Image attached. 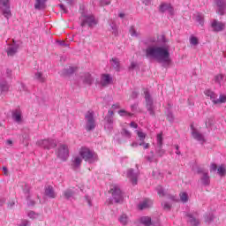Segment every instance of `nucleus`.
Returning <instances> with one entry per match:
<instances>
[{
	"label": "nucleus",
	"instance_id": "nucleus-1",
	"mask_svg": "<svg viewBox=\"0 0 226 226\" xmlns=\"http://www.w3.org/2000/svg\"><path fill=\"white\" fill-rule=\"evenodd\" d=\"M146 56L148 59H155L158 63H162L164 68L170 66L172 60L170 59V47L163 46H150L146 49Z\"/></svg>",
	"mask_w": 226,
	"mask_h": 226
},
{
	"label": "nucleus",
	"instance_id": "nucleus-2",
	"mask_svg": "<svg viewBox=\"0 0 226 226\" xmlns=\"http://www.w3.org/2000/svg\"><path fill=\"white\" fill-rule=\"evenodd\" d=\"M79 154L87 163H94V162H96V154L87 147H82L79 151Z\"/></svg>",
	"mask_w": 226,
	"mask_h": 226
},
{
	"label": "nucleus",
	"instance_id": "nucleus-3",
	"mask_svg": "<svg viewBox=\"0 0 226 226\" xmlns=\"http://www.w3.org/2000/svg\"><path fill=\"white\" fill-rule=\"evenodd\" d=\"M86 130L87 132H92L96 128V120H94V111L88 110L85 115Z\"/></svg>",
	"mask_w": 226,
	"mask_h": 226
},
{
	"label": "nucleus",
	"instance_id": "nucleus-4",
	"mask_svg": "<svg viewBox=\"0 0 226 226\" xmlns=\"http://www.w3.org/2000/svg\"><path fill=\"white\" fill-rule=\"evenodd\" d=\"M56 154L57 158L62 160V162H66L70 156V150L68 148V145L60 144L56 151Z\"/></svg>",
	"mask_w": 226,
	"mask_h": 226
},
{
	"label": "nucleus",
	"instance_id": "nucleus-5",
	"mask_svg": "<svg viewBox=\"0 0 226 226\" xmlns=\"http://www.w3.org/2000/svg\"><path fill=\"white\" fill-rule=\"evenodd\" d=\"M205 94L206 96H207V98H210L211 102L214 103V105H220L222 103H225L226 102V96L223 94H221L219 99L218 95L216 94H215V92L207 89L205 91Z\"/></svg>",
	"mask_w": 226,
	"mask_h": 226
},
{
	"label": "nucleus",
	"instance_id": "nucleus-6",
	"mask_svg": "<svg viewBox=\"0 0 226 226\" xmlns=\"http://www.w3.org/2000/svg\"><path fill=\"white\" fill-rule=\"evenodd\" d=\"M98 24V20L94 18V15L88 14V15H82L81 16V27H86L88 26L89 27H94Z\"/></svg>",
	"mask_w": 226,
	"mask_h": 226
},
{
	"label": "nucleus",
	"instance_id": "nucleus-7",
	"mask_svg": "<svg viewBox=\"0 0 226 226\" xmlns=\"http://www.w3.org/2000/svg\"><path fill=\"white\" fill-rule=\"evenodd\" d=\"M144 94L147 110L149 112L150 116H154V104L153 97H151V94H149V90L144 89Z\"/></svg>",
	"mask_w": 226,
	"mask_h": 226
},
{
	"label": "nucleus",
	"instance_id": "nucleus-8",
	"mask_svg": "<svg viewBox=\"0 0 226 226\" xmlns=\"http://www.w3.org/2000/svg\"><path fill=\"white\" fill-rule=\"evenodd\" d=\"M36 144L39 147H43V149H54L57 147V140L54 139H40Z\"/></svg>",
	"mask_w": 226,
	"mask_h": 226
},
{
	"label": "nucleus",
	"instance_id": "nucleus-9",
	"mask_svg": "<svg viewBox=\"0 0 226 226\" xmlns=\"http://www.w3.org/2000/svg\"><path fill=\"white\" fill-rule=\"evenodd\" d=\"M157 145L155 147V154L157 158H162L165 154V149H163V134L159 133L156 137Z\"/></svg>",
	"mask_w": 226,
	"mask_h": 226
},
{
	"label": "nucleus",
	"instance_id": "nucleus-10",
	"mask_svg": "<svg viewBox=\"0 0 226 226\" xmlns=\"http://www.w3.org/2000/svg\"><path fill=\"white\" fill-rule=\"evenodd\" d=\"M0 10L5 19H10L11 17L10 0H0Z\"/></svg>",
	"mask_w": 226,
	"mask_h": 226
},
{
	"label": "nucleus",
	"instance_id": "nucleus-11",
	"mask_svg": "<svg viewBox=\"0 0 226 226\" xmlns=\"http://www.w3.org/2000/svg\"><path fill=\"white\" fill-rule=\"evenodd\" d=\"M198 174H201L200 181L203 186H209L211 184L209 171L204 168H198Z\"/></svg>",
	"mask_w": 226,
	"mask_h": 226
},
{
	"label": "nucleus",
	"instance_id": "nucleus-12",
	"mask_svg": "<svg viewBox=\"0 0 226 226\" xmlns=\"http://www.w3.org/2000/svg\"><path fill=\"white\" fill-rule=\"evenodd\" d=\"M110 193L112 195L113 200L117 203L119 204L123 200V192L117 185H114L110 189Z\"/></svg>",
	"mask_w": 226,
	"mask_h": 226
},
{
	"label": "nucleus",
	"instance_id": "nucleus-13",
	"mask_svg": "<svg viewBox=\"0 0 226 226\" xmlns=\"http://www.w3.org/2000/svg\"><path fill=\"white\" fill-rule=\"evenodd\" d=\"M12 120L17 124H22L24 123V119L22 118V111L20 109H15L12 111Z\"/></svg>",
	"mask_w": 226,
	"mask_h": 226
},
{
	"label": "nucleus",
	"instance_id": "nucleus-14",
	"mask_svg": "<svg viewBox=\"0 0 226 226\" xmlns=\"http://www.w3.org/2000/svg\"><path fill=\"white\" fill-rule=\"evenodd\" d=\"M159 11H161V13H165V11H168L170 15H174V7H172L170 4L163 3V4H161L159 7Z\"/></svg>",
	"mask_w": 226,
	"mask_h": 226
},
{
	"label": "nucleus",
	"instance_id": "nucleus-15",
	"mask_svg": "<svg viewBox=\"0 0 226 226\" xmlns=\"http://www.w3.org/2000/svg\"><path fill=\"white\" fill-rule=\"evenodd\" d=\"M211 26L215 33H220L225 29V23H222L216 19L213 20Z\"/></svg>",
	"mask_w": 226,
	"mask_h": 226
},
{
	"label": "nucleus",
	"instance_id": "nucleus-16",
	"mask_svg": "<svg viewBox=\"0 0 226 226\" xmlns=\"http://www.w3.org/2000/svg\"><path fill=\"white\" fill-rule=\"evenodd\" d=\"M126 177L130 179L132 185H137L139 174L135 173V171H133V169H129L126 173Z\"/></svg>",
	"mask_w": 226,
	"mask_h": 226
},
{
	"label": "nucleus",
	"instance_id": "nucleus-17",
	"mask_svg": "<svg viewBox=\"0 0 226 226\" xmlns=\"http://www.w3.org/2000/svg\"><path fill=\"white\" fill-rule=\"evenodd\" d=\"M218 8L217 12L219 15H225L226 1L225 0H215Z\"/></svg>",
	"mask_w": 226,
	"mask_h": 226
},
{
	"label": "nucleus",
	"instance_id": "nucleus-18",
	"mask_svg": "<svg viewBox=\"0 0 226 226\" xmlns=\"http://www.w3.org/2000/svg\"><path fill=\"white\" fill-rule=\"evenodd\" d=\"M191 128L192 130V138L195 140H198V142H201V144H204V142H206V139H204V135H202V133H200L197 130H195L193 128V125H192Z\"/></svg>",
	"mask_w": 226,
	"mask_h": 226
},
{
	"label": "nucleus",
	"instance_id": "nucleus-19",
	"mask_svg": "<svg viewBox=\"0 0 226 226\" xmlns=\"http://www.w3.org/2000/svg\"><path fill=\"white\" fill-rule=\"evenodd\" d=\"M82 163V158L79 156H74L72 160L71 167L74 170H79L80 169V165Z\"/></svg>",
	"mask_w": 226,
	"mask_h": 226
},
{
	"label": "nucleus",
	"instance_id": "nucleus-20",
	"mask_svg": "<svg viewBox=\"0 0 226 226\" xmlns=\"http://www.w3.org/2000/svg\"><path fill=\"white\" fill-rule=\"evenodd\" d=\"M151 206H153V200L149 199H146L138 205V207L139 209H140V211H142L144 209H147L148 207H151Z\"/></svg>",
	"mask_w": 226,
	"mask_h": 226
},
{
	"label": "nucleus",
	"instance_id": "nucleus-21",
	"mask_svg": "<svg viewBox=\"0 0 226 226\" xmlns=\"http://www.w3.org/2000/svg\"><path fill=\"white\" fill-rule=\"evenodd\" d=\"M17 50H19V44L13 41V44H9L7 48V55L8 56H15L17 54Z\"/></svg>",
	"mask_w": 226,
	"mask_h": 226
},
{
	"label": "nucleus",
	"instance_id": "nucleus-22",
	"mask_svg": "<svg viewBox=\"0 0 226 226\" xmlns=\"http://www.w3.org/2000/svg\"><path fill=\"white\" fill-rule=\"evenodd\" d=\"M186 217L188 218L187 222H188V223H190V225H192V226H199V225H200V221H199V219L195 218L193 216V215L187 214Z\"/></svg>",
	"mask_w": 226,
	"mask_h": 226
},
{
	"label": "nucleus",
	"instance_id": "nucleus-23",
	"mask_svg": "<svg viewBox=\"0 0 226 226\" xmlns=\"http://www.w3.org/2000/svg\"><path fill=\"white\" fill-rule=\"evenodd\" d=\"M81 80L84 84H87V86H91L93 84V77L89 72H85L81 75Z\"/></svg>",
	"mask_w": 226,
	"mask_h": 226
},
{
	"label": "nucleus",
	"instance_id": "nucleus-24",
	"mask_svg": "<svg viewBox=\"0 0 226 226\" xmlns=\"http://www.w3.org/2000/svg\"><path fill=\"white\" fill-rule=\"evenodd\" d=\"M45 195L49 199H56V197H57V194L54 191V187H52V185H49L48 187H46Z\"/></svg>",
	"mask_w": 226,
	"mask_h": 226
},
{
	"label": "nucleus",
	"instance_id": "nucleus-25",
	"mask_svg": "<svg viewBox=\"0 0 226 226\" xmlns=\"http://www.w3.org/2000/svg\"><path fill=\"white\" fill-rule=\"evenodd\" d=\"M10 89V85H8V82L4 80L3 78H0V92L3 94L4 93H8Z\"/></svg>",
	"mask_w": 226,
	"mask_h": 226
},
{
	"label": "nucleus",
	"instance_id": "nucleus-26",
	"mask_svg": "<svg viewBox=\"0 0 226 226\" xmlns=\"http://www.w3.org/2000/svg\"><path fill=\"white\" fill-rule=\"evenodd\" d=\"M102 86H109V84H112V78L109 74H102L101 78Z\"/></svg>",
	"mask_w": 226,
	"mask_h": 226
},
{
	"label": "nucleus",
	"instance_id": "nucleus-27",
	"mask_svg": "<svg viewBox=\"0 0 226 226\" xmlns=\"http://www.w3.org/2000/svg\"><path fill=\"white\" fill-rule=\"evenodd\" d=\"M47 0H35L34 8L35 10H45Z\"/></svg>",
	"mask_w": 226,
	"mask_h": 226
},
{
	"label": "nucleus",
	"instance_id": "nucleus-28",
	"mask_svg": "<svg viewBox=\"0 0 226 226\" xmlns=\"http://www.w3.org/2000/svg\"><path fill=\"white\" fill-rule=\"evenodd\" d=\"M145 160H147V162H149V163H156L158 162V158L156 157V155H154V151H151L148 155H146Z\"/></svg>",
	"mask_w": 226,
	"mask_h": 226
},
{
	"label": "nucleus",
	"instance_id": "nucleus-29",
	"mask_svg": "<svg viewBox=\"0 0 226 226\" xmlns=\"http://www.w3.org/2000/svg\"><path fill=\"white\" fill-rule=\"evenodd\" d=\"M34 79L38 80V82H45L47 80V76L43 75V72H37L34 73Z\"/></svg>",
	"mask_w": 226,
	"mask_h": 226
},
{
	"label": "nucleus",
	"instance_id": "nucleus-30",
	"mask_svg": "<svg viewBox=\"0 0 226 226\" xmlns=\"http://www.w3.org/2000/svg\"><path fill=\"white\" fill-rule=\"evenodd\" d=\"M140 222L145 226L154 225V223H153V221H151V217H149V216L141 217L140 218Z\"/></svg>",
	"mask_w": 226,
	"mask_h": 226
},
{
	"label": "nucleus",
	"instance_id": "nucleus-31",
	"mask_svg": "<svg viewBox=\"0 0 226 226\" xmlns=\"http://www.w3.org/2000/svg\"><path fill=\"white\" fill-rule=\"evenodd\" d=\"M75 73V67H68L62 71V75L68 76V75H73Z\"/></svg>",
	"mask_w": 226,
	"mask_h": 226
},
{
	"label": "nucleus",
	"instance_id": "nucleus-32",
	"mask_svg": "<svg viewBox=\"0 0 226 226\" xmlns=\"http://www.w3.org/2000/svg\"><path fill=\"white\" fill-rule=\"evenodd\" d=\"M109 26H110L112 34L114 36H118L119 31H118L117 25H116V23L112 21L111 23H109Z\"/></svg>",
	"mask_w": 226,
	"mask_h": 226
},
{
	"label": "nucleus",
	"instance_id": "nucleus-33",
	"mask_svg": "<svg viewBox=\"0 0 226 226\" xmlns=\"http://www.w3.org/2000/svg\"><path fill=\"white\" fill-rule=\"evenodd\" d=\"M113 116H114V111L109 110L108 115L104 118L105 123L114 124Z\"/></svg>",
	"mask_w": 226,
	"mask_h": 226
},
{
	"label": "nucleus",
	"instance_id": "nucleus-34",
	"mask_svg": "<svg viewBox=\"0 0 226 226\" xmlns=\"http://www.w3.org/2000/svg\"><path fill=\"white\" fill-rule=\"evenodd\" d=\"M224 79H225V76H223V74H218L214 78V82L215 84H218L219 86H222V84H223Z\"/></svg>",
	"mask_w": 226,
	"mask_h": 226
},
{
	"label": "nucleus",
	"instance_id": "nucleus-35",
	"mask_svg": "<svg viewBox=\"0 0 226 226\" xmlns=\"http://www.w3.org/2000/svg\"><path fill=\"white\" fill-rule=\"evenodd\" d=\"M111 63V66L117 71L119 72V68H120V63H119V59L117 58H112L110 60Z\"/></svg>",
	"mask_w": 226,
	"mask_h": 226
},
{
	"label": "nucleus",
	"instance_id": "nucleus-36",
	"mask_svg": "<svg viewBox=\"0 0 226 226\" xmlns=\"http://www.w3.org/2000/svg\"><path fill=\"white\" fill-rule=\"evenodd\" d=\"M73 195H75V192L72 189H67L64 192V199H67V200L72 199Z\"/></svg>",
	"mask_w": 226,
	"mask_h": 226
},
{
	"label": "nucleus",
	"instance_id": "nucleus-37",
	"mask_svg": "<svg viewBox=\"0 0 226 226\" xmlns=\"http://www.w3.org/2000/svg\"><path fill=\"white\" fill-rule=\"evenodd\" d=\"M118 220H119L120 223H122V225H128L129 220H128L127 215L123 214L122 215H120Z\"/></svg>",
	"mask_w": 226,
	"mask_h": 226
},
{
	"label": "nucleus",
	"instance_id": "nucleus-38",
	"mask_svg": "<svg viewBox=\"0 0 226 226\" xmlns=\"http://www.w3.org/2000/svg\"><path fill=\"white\" fill-rule=\"evenodd\" d=\"M27 216L31 218L32 220H36L41 216V215L35 213L34 211H30L27 214Z\"/></svg>",
	"mask_w": 226,
	"mask_h": 226
},
{
	"label": "nucleus",
	"instance_id": "nucleus-39",
	"mask_svg": "<svg viewBox=\"0 0 226 226\" xmlns=\"http://www.w3.org/2000/svg\"><path fill=\"white\" fill-rule=\"evenodd\" d=\"M179 197H180L181 202H183L184 204H186V202H188V193L180 192Z\"/></svg>",
	"mask_w": 226,
	"mask_h": 226
},
{
	"label": "nucleus",
	"instance_id": "nucleus-40",
	"mask_svg": "<svg viewBox=\"0 0 226 226\" xmlns=\"http://www.w3.org/2000/svg\"><path fill=\"white\" fill-rule=\"evenodd\" d=\"M129 33H130L131 36H132L134 38H137L139 36V32H137L134 26H132L130 27Z\"/></svg>",
	"mask_w": 226,
	"mask_h": 226
},
{
	"label": "nucleus",
	"instance_id": "nucleus-41",
	"mask_svg": "<svg viewBox=\"0 0 226 226\" xmlns=\"http://www.w3.org/2000/svg\"><path fill=\"white\" fill-rule=\"evenodd\" d=\"M215 221V215L213 214H207L206 216H205V222L206 223H211V222H214Z\"/></svg>",
	"mask_w": 226,
	"mask_h": 226
},
{
	"label": "nucleus",
	"instance_id": "nucleus-42",
	"mask_svg": "<svg viewBox=\"0 0 226 226\" xmlns=\"http://www.w3.org/2000/svg\"><path fill=\"white\" fill-rule=\"evenodd\" d=\"M121 134L122 137H124L125 139H132V132L126 129H123Z\"/></svg>",
	"mask_w": 226,
	"mask_h": 226
},
{
	"label": "nucleus",
	"instance_id": "nucleus-43",
	"mask_svg": "<svg viewBox=\"0 0 226 226\" xmlns=\"http://www.w3.org/2000/svg\"><path fill=\"white\" fill-rule=\"evenodd\" d=\"M118 114L121 117H124L125 116V117H132L133 116V114H132V113L124 110V109L118 110Z\"/></svg>",
	"mask_w": 226,
	"mask_h": 226
},
{
	"label": "nucleus",
	"instance_id": "nucleus-44",
	"mask_svg": "<svg viewBox=\"0 0 226 226\" xmlns=\"http://www.w3.org/2000/svg\"><path fill=\"white\" fill-rule=\"evenodd\" d=\"M156 192L159 197H165V191L163 190V187H162L161 185L156 187Z\"/></svg>",
	"mask_w": 226,
	"mask_h": 226
},
{
	"label": "nucleus",
	"instance_id": "nucleus-45",
	"mask_svg": "<svg viewBox=\"0 0 226 226\" xmlns=\"http://www.w3.org/2000/svg\"><path fill=\"white\" fill-rule=\"evenodd\" d=\"M137 135L139 139V142H144V140H146V133L140 131H137Z\"/></svg>",
	"mask_w": 226,
	"mask_h": 226
},
{
	"label": "nucleus",
	"instance_id": "nucleus-46",
	"mask_svg": "<svg viewBox=\"0 0 226 226\" xmlns=\"http://www.w3.org/2000/svg\"><path fill=\"white\" fill-rule=\"evenodd\" d=\"M162 206L163 207V209H165V211H170V207H172V205L167 201H163L162 203Z\"/></svg>",
	"mask_w": 226,
	"mask_h": 226
},
{
	"label": "nucleus",
	"instance_id": "nucleus-47",
	"mask_svg": "<svg viewBox=\"0 0 226 226\" xmlns=\"http://www.w3.org/2000/svg\"><path fill=\"white\" fill-rule=\"evenodd\" d=\"M196 22H199L200 26H204V17L202 15L198 14L195 19Z\"/></svg>",
	"mask_w": 226,
	"mask_h": 226
},
{
	"label": "nucleus",
	"instance_id": "nucleus-48",
	"mask_svg": "<svg viewBox=\"0 0 226 226\" xmlns=\"http://www.w3.org/2000/svg\"><path fill=\"white\" fill-rule=\"evenodd\" d=\"M190 43L191 45H199V39H197V37L192 35L190 38Z\"/></svg>",
	"mask_w": 226,
	"mask_h": 226
},
{
	"label": "nucleus",
	"instance_id": "nucleus-49",
	"mask_svg": "<svg viewBox=\"0 0 226 226\" xmlns=\"http://www.w3.org/2000/svg\"><path fill=\"white\" fill-rule=\"evenodd\" d=\"M217 171H218V174H220V176H225V168H223V166H220L218 169H217Z\"/></svg>",
	"mask_w": 226,
	"mask_h": 226
},
{
	"label": "nucleus",
	"instance_id": "nucleus-50",
	"mask_svg": "<svg viewBox=\"0 0 226 226\" xmlns=\"http://www.w3.org/2000/svg\"><path fill=\"white\" fill-rule=\"evenodd\" d=\"M113 124H114L105 123L104 124L105 130H109V132H111V130L114 128Z\"/></svg>",
	"mask_w": 226,
	"mask_h": 226
},
{
	"label": "nucleus",
	"instance_id": "nucleus-51",
	"mask_svg": "<svg viewBox=\"0 0 226 226\" xmlns=\"http://www.w3.org/2000/svg\"><path fill=\"white\" fill-rule=\"evenodd\" d=\"M167 118H168V120L170 121V123L174 122V115H173L171 112H169V113L167 114Z\"/></svg>",
	"mask_w": 226,
	"mask_h": 226
},
{
	"label": "nucleus",
	"instance_id": "nucleus-52",
	"mask_svg": "<svg viewBox=\"0 0 226 226\" xmlns=\"http://www.w3.org/2000/svg\"><path fill=\"white\" fill-rule=\"evenodd\" d=\"M26 200H27L28 206H34L35 202L34 200H31V196H26Z\"/></svg>",
	"mask_w": 226,
	"mask_h": 226
},
{
	"label": "nucleus",
	"instance_id": "nucleus-53",
	"mask_svg": "<svg viewBox=\"0 0 226 226\" xmlns=\"http://www.w3.org/2000/svg\"><path fill=\"white\" fill-rule=\"evenodd\" d=\"M139 146H143L144 149H149V143H144V141H139Z\"/></svg>",
	"mask_w": 226,
	"mask_h": 226
},
{
	"label": "nucleus",
	"instance_id": "nucleus-54",
	"mask_svg": "<svg viewBox=\"0 0 226 226\" xmlns=\"http://www.w3.org/2000/svg\"><path fill=\"white\" fill-rule=\"evenodd\" d=\"M110 4V0H102L101 1V6H107Z\"/></svg>",
	"mask_w": 226,
	"mask_h": 226
},
{
	"label": "nucleus",
	"instance_id": "nucleus-55",
	"mask_svg": "<svg viewBox=\"0 0 226 226\" xmlns=\"http://www.w3.org/2000/svg\"><path fill=\"white\" fill-rule=\"evenodd\" d=\"M216 169H218V166H216L215 163H212V164L210 165V172H215V171H216Z\"/></svg>",
	"mask_w": 226,
	"mask_h": 226
},
{
	"label": "nucleus",
	"instance_id": "nucleus-56",
	"mask_svg": "<svg viewBox=\"0 0 226 226\" xmlns=\"http://www.w3.org/2000/svg\"><path fill=\"white\" fill-rule=\"evenodd\" d=\"M139 96V91H133L131 94V98H132V100H135V98H137Z\"/></svg>",
	"mask_w": 226,
	"mask_h": 226
},
{
	"label": "nucleus",
	"instance_id": "nucleus-57",
	"mask_svg": "<svg viewBox=\"0 0 226 226\" xmlns=\"http://www.w3.org/2000/svg\"><path fill=\"white\" fill-rule=\"evenodd\" d=\"M56 43H58V45H60V47H68L69 45L64 42V41H57Z\"/></svg>",
	"mask_w": 226,
	"mask_h": 226
},
{
	"label": "nucleus",
	"instance_id": "nucleus-58",
	"mask_svg": "<svg viewBox=\"0 0 226 226\" xmlns=\"http://www.w3.org/2000/svg\"><path fill=\"white\" fill-rule=\"evenodd\" d=\"M26 197H29V186L26 185L25 189L23 190Z\"/></svg>",
	"mask_w": 226,
	"mask_h": 226
},
{
	"label": "nucleus",
	"instance_id": "nucleus-59",
	"mask_svg": "<svg viewBox=\"0 0 226 226\" xmlns=\"http://www.w3.org/2000/svg\"><path fill=\"white\" fill-rule=\"evenodd\" d=\"M58 6L62 10V11H64V13H68V10H66V7H64L63 4H60Z\"/></svg>",
	"mask_w": 226,
	"mask_h": 226
},
{
	"label": "nucleus",
	"instance_id": "nucleus-60",
	"mask_svg": "<svg viewBox=\"0 0 226 226\" xmlns=\"http://www.w3.org/2000/svg\"><path fill=\"white\" fill-rule=\"evenodd\" d=\"M112 109L113 110H117V109H121V105L119 104V102H117L112 105Z\"/></svg>",
	"mask_w": 226,
	"mask_h": 226
},
{
	"label": "nucleus",
	"instance_id": "nucleus-61",
	"mask_svg": "<svg viewBox=\"0 0 226 226\" xmlns=\"http://www.w3.org/2000/svg\"><path fill=\"white\" fill-rule=\"evenodd\" d=\"M27 225H29V222L26 220L22 221L21 223L19 224V226H27Z\"/></svg>",
	"mask_w": 226,
	"mask_h": 226
},
{
	"label": "nucleus",
	"instance_id": "nucleus-62",
	"mask_svg": "<svg viewBox=\"0 0 226 226\" xmlns=\"http://www.w3.org/2000/svg\"><path fill=\"white\" fill-rule=\"evenodd\" d=\"M137 107H139L138 104H132V105L131 106L132 111V112H135V110H137Z\"/></svg>",
	"mask_w": 226,
	"mask_h": 226
},
{
	"label": "nucleus",
	"instance_id": "nucleus-63",
	"mask_svg": "<svg viewBox=\"0 0 226 226\" xmlns=\"http://www.w3.org/2000/svg\"><path fill=\"white\" fill-rule=\"evenodd\" d=\"M139 143H140V141H139V142H132L131 146H132V147H139V146H140Z\"/></svg>",
	"mask_w": 226,
	"mask_h": 226
},
{
	"label": "nucleus",
	"instance_id": "nucleus-64",
	"mask_svg": "<svg viewBox=\"0 0 226 226\" xmlns=\"http://www.w3.org/2000/svg\"><path fill=\"white\" fill-rule=\"evenodd\" d=\"M130 126H131V128H138L139 125H138L136 123L132 122V123L130 124Z\"/></svg>",
	"mask_w": 226,
	"mask_h": 226
}]
</instances>
